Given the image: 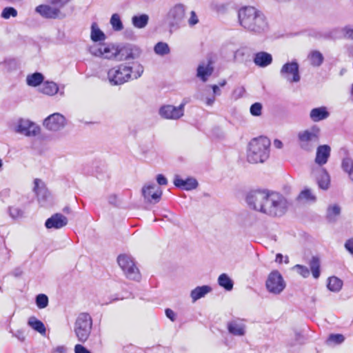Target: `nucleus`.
Here are the masks:
<instances>
[{
  "label": "nucleus",
  "instance_id": "nucleus-1",
  "mask_svg": "<svg viewBox=\"0 0 353 353\" xmlns=\"http://www.w3.org/2000/svg\"><path fill=\"white\" fill-rule=\"evenodd\" d=\"M246 202L251 210L271 217L283 216L288 212L290 203L280 193L253 190L246 196Z\"/></svg>",
  "mask_w": 353,
  "mask_h": 353
},
{
  "label": "nucleus",
  "instance_id": "nucleus-2",
  "mask_svg": "<svg viewBox=\"0 0 353 353\" xmlns=\"http://www.w3.org/2000/svg\"><path fill=\"white\" fill-rule=\"evenodd\" d=\"M238 21L245 30L256 34H261L268 28L263 13L253 6L241 8L238 10Z\"/></svg>",
  "mask_w": 353,
  "mask_h": 353
},
{
  "label": "nucleus",
  "instance_id": "nucleus-3",
  "mask_svg": "<svg viewBox=\"0 0 353 353\" xmlns=\"http://www.w3.org/2000/svg\"><path fill=\"white\" fill-rule=\"evenodd\" d=\"M143 70V66L139 63H134L132 66L122 63L108 71V80L111 85H120L137 79L142 75Z\"/></svg>",
  "mask_w": 353,
  "mask_h": 353
},
{
  "label": "nucleus",
  "instance_id": "nucleus-4",
  "mask_svg": "<svg viewBox=\"0 0 353 353\" xmlns=\"http://www.w3.org/2000/svg\"><path fill=\"white\" fill-rule=\"evenodd\" d=\"M270 141L265 137L254 138L248 146L247 160L250 163H263L269 157Z\"/></svg>",
  "mask_w": 353,
  "mask_h": 353
},
{
  "label": "nucleus",
  "instance_id": "nucleus-5",
  "mask_svg": "<svg viewBox=\"0 0 353 353\" xmlns=\"http://www.w3.org/2000/svg\"><path fill=\"white\" fill-rule=\"evenodd\" d=\"M320 132V128L316 125L300 131L297 134V141L301 150L307 152H312L319 142Z\"/></svg>",
  "mask_w": 353,
  "mask_h": 353
},
{
  "label": "nucleus",
  "instance_id": "nucleus-6",
  "mask_svg": "<svg viewBox=\"0 0 353 353\" xmlns=\"http://www.w3.org/2000/svg\"><path fill=\"white\" fill-rule=\"evenodd\" d=\"M92 328V319L88 313H81L76 319L74 331L78 341L85 343L89 338Z\"/></svg>",
  "mask_w": 353,
  "mask_h": 353
},
{
  "label": "nucleus",
  "instance_id": "nucleus-7",
  "mask_svg": "<svg viewBox=\"0 0 353 353\" xmlns=\"http://www.w3.org/2000/svg\"><path fill=\"white\" fill-rule=\"evenodd\" d=\"M186 10V6L181 3L170 7L166 14V20L171 28L178 29L184 25Z\"/></svg>",
  "mask_w": 353,
  "mask_h": 353
},
{
  "label": "nucleus",
  "instance_id": "nucleus-8",
  "mask_svg": "<svg viewBox=\"0 0 353 353\" xmlns=\"http://www.w3.org/2000/svg\"><path fill=\"white\" fill-rule=\"evenodd\" d=\"M117 263L128 279L136 281H140L141 278V273L130 256L125 254H119L117 256Z\"/></svg>",
  "mask_w": 353,
  "mask_h": 353
},
{
  "label": "nucleus",
  "instance_id": "nucleus-9",
  "mask_svg": "<svg viewBox=\"0 0 353 353\" xmlns=\"http://www.w3.org/2000/svg\"><path fill=\"white\" fill-rule=\"evenodd\" d=\"M90 54L97 57L106 59H115L119 55V49L111 43H93L89 47Z\"/></svg>",
  "mask_w": 353,
  "mask_h": 353
},
{
  "label": "nucleus",
  "instance_id": "nucleus-10",
  "mask_svg": "<svg viewBox=\"0 0 353 353\" xmlns=\"http://www.w3.org/2000/svg\"><path fill=\"white\" fill-rule=\"evenodd\" d=\"M286 283L279 270H272L265 281L267 290L273 294H280L285 288Z\"/></svg>",
  "mask_w": 353,
  "mask_h": 353
},
{
  "label": "nucleus",
  "instance_id": "nucleus-11",
  "mask_svg": "<svg viewBox=\"0 0 353 353\" xmlns=\"http://www.w3.org/2000/svg\"><path fill=\"white\" fill-rule=\"evenodd\" d=\"M14 131L26 137H32L38 136L40 134V127L34 122L26 119H19L15 125Z\"/></svg>",
  "mask_w": 353,
  "mask_h": 353
},
{
  "label": "nucleus",
  "instance_id": "nucleus-12",
  "mask_svg": "<svg viewBox=\"0 0 353 353\" xmlns=\"http://www.w3.org/2000/svg\"><path fill=\"white\" fill-rule=\"evenodd\" d=\"M66 125V118L59 112L51 114L43 121V125L44 128L53 132H57L62 130L65 128Z\"/></svg>",
  "mask_w": 353,
  "mask_h": 353
},
{
  "label": "nucleus",
  "instance_id": "nucleus-13",
  "mask_svg": "<svg viewBox=\"0 0 353 353\" xmlns=\"http://www.w3.org/2000/svg\"><path fill=\"white\" fill-rule=\"evenodd\" d=\"M281 77L286 81L298 83L301 80L299 74V65L295 61L285 63L280 70Z\"/></svg>",
  "mask_w": 353,
  "mask_h": 353
},
{
  "label": "nucleus",
  "instance_id": "nucleus-14",
  "mask_svg": "<svg viewBox=\"0 0 353 353\" xmlns=\"http://www.w3.org/2000/svg\"><path fill=\"white\" fill-rule=\"evenodd\" d=\"M145 201L150 203L159 202L163 194L162 189L154 183H146L141 189Z\"/></svg>",
  "mask_w": 353,
  "mask_h": 353
},
{
  "label": "nucleus",
  "instance_id": "nucleus-15",
  "mask_svg": "<svg viewBox=\"0 0 353 353\" xmlns=\"http://www.w3.org/2000/svg\"><path fill=\"white\" fill-rule=\"evenodd\" d=\"M185 103L179 106L165 105L159 110V114L161 118L169 120H178L184 115Z\"/></svg>",
  "mask_w": 353,
  "mask_h": 353
},
{
  "label": "nucleus",
  "instance_id": "nucleus-16",
  "mask_svg": "<svg viewBox=\"0 0 353 353\" xmlns=\"http://www.w3.org/2000/svg\"><path fill=\"white\" fill-rule=\"evenodd\" d=\"M61 8L57 5L41 4L36 7L35 11L46 19H62L65 14L61 12Z\"/></svg>",
  "mask_w": 353,
  "mask_h": 353
},
{
  "label": "nucleus",
  "instance_id": "nucleus-17",
  "mask_svg": "<svg viewBox=\"0 0 353 353\" xmlns=\"http://www.w3.org/2000/svg\"><path fill=\"white\" fill-rule=\"evenodd\" d=\"M119 54L121 59L129 61L131 59H137L141 55V49L136 46H127L119 49Z\"/></svg>",
  "mask_w": 353,
  "mask_h": 353
},
{
  "label": "nucleus",
  "instance_id": "nucleus-18",
  "mask_svg": "<svg viewBox=\"0 0 353 353\" xmlns=\"http://www.w3.org/2000/svg\"><path fill=\"white\" fill-rule=\"evenodd\" d=\"M68 223V219L61 214H55L46 221L45 225L48 229H60Z\"/></svg>",
  "mask_w": 353,
  "mask_h": 353
},
{
  "label": "nucleus",
  "instance_id": "nucleus-19",
  "mask_svg": "<svg viewBox=\"0 0 353 353\" xmlns=\"http://www.w3.org/2000/svg\"><path fill=\"white\" fill-rule=\"evenodd\" d=\"M214 68L211 62H202L196 69V77L203 82H206L209 77L212 74Z\"/></svg>",
  "mask_w": 353,
  "mask_h": 353
},
{
  "label": "nucleus",
  "instance_id": "nucleus-20",
  "mask_svg": "<svg viewBox=\"0 0 353 353\" xmlns=\"http://www.w3.org/2000/svg\"><path fill=\"white\" fill-rule=\"evenodd\" d=\"M272 54L267 52L261 51L254 54L253 62L258 67L266 68L272 64Z\"/></svg>",
  "mask_w": 353,
  "mask_h": 353
},
{
  "label": "nucleus",
  "instance_id": "nucleus-21",
  "mask_svg": "<svg viewBox=\"0 0 353 353\" xmlns=\"http://www.w3.org/2000/svg\"><path fill=\"white\" fill-rule=\"evenodd\" d=\"M174 184L179 188H181L185 190H192L197 188L198 182L194 178H188L183 179L179 176H175Z\"/></svg>",
  "mask_w": 353,
  "mask_h": 353
},
{
  "label": "nucleus",
  "instance_id": "nucleus-22",
  "mask_svg": "<svg viewBox=\"0 0 353 353\" xmlns=\"http://www.w3.org/2000/svg\"><path fill=\"white\" fill-rule=\"evenodd\" d=\"M330 147L327 145H320L317 148L315 162L319 165L325 164L330 155Z\"/></svg>",
  "mask_w": 353,
  "mask_h": 353
},
{
  "label": "nucleus",
  "instance_id": "nucleus-23",
  "mask_svg": "<svg viewBox=\"0 0 353 353\" xmlns=\"http://www.w3.org/2000/svg\"><path fill=\"white\" fill-rule=\"evenodd\" d=\"M58 85L54 81H46L43 82L39 88V91L47 96L52 97L59 92Z\"/></svg>",
  "mask_w": 353,
  "mask_h": 353
},
{
  "label": "nucleus",
  "instance_id": "nucleus-24",
  "mask_svg": "<svg viewBox=\"0 0 353 353\" xmlns=\"http://www.w3.org/2000/svg\"><path fill=\"white\" fill-rule=\"evenodd\" d=\"M227 329L230 334L234 336H243L245 334V325L239 323L236 320H232L227 323Z\"/></svg>",
  "mask_w": 353,
  "mask_h": 353
},
{
  "label": "nucleus",
  "instance_id": "nucleus-25",
  "mask_svg": "<svg viewBox=\"0 0 353 353\" xmlns=\"http://www.w3.org/2000/svg\"><path fill=\"white\" fill-rule=\"evenodd\" d=\"M212 290L210 285H204L201 286H197L193 289L190 292V297L193 302L204 297L207 294Z\"/></svg>",
  "mask_w": 353,
  "mask_h": 353
},
{
  "label": "nucleus",
  "instance_id": "nucleus-26",
  "mask_svg": "<svg viewBox=\"0 0 353 353\" xmlns=\"http://www.w3.org/2000/svg\"><path fill=\"white\" fill-rule=\"evenodd\" d=\"M329 116V112L327 111L325 107H319L312 109L310 113V119L314 121L318 122L321 120L325 119Z\"/></svg>",
  "mask_w": 353,
  "mask_h": 353
},
{
  "label": "nucleus",
  "instance_id": "nucleus-27",
  "mask_svg": "<svg viewBox=\"0 0 353 353\" xmlns=\"http://www.w3.org/2000/svg\"><path fill=\"white\" fill-rule=\"evenodd\" d=\"M28 325L34 331L39 332L43 336L46 335V328L44 323L37 319L35 316H30L28 320Z\"/></svg>",
  "mask_w": 353,
  "mask_h": 353
},
{
  "label": "nucleus",
  "instance_id": "nucleus-28",
  "mask_svg": "<svg viewBox=\"0 0 353 353\" xmlns=\"http://www.w3.org/2000/svg\"><path fill=\"white\" fill-rule=\"evenodd\" d=\"M343 281L337 276H332L327 279V288L333 292H339L343 287Z\"/></svg>",
  "mask_w": 353,
  "mask_h": 353
},
{
  "label": "nucleus",
  "instance_id": "nucleus-29",
  "mask_svg": "<svg viewBox=\"0 0 353 353\" xmlns=\"http://www.w3.org/2000/svg\"><path fill=\"white\" fill-rule=\"evenodd\" d=\"M309 266L312 276L315 279H319L321 275V263L319 258L316 256H313L309 262Z\"/></svg>",
  "mask_w": 353,
  "mask_h": 353
},
{
  "label": "nucleus",
  "instance_id": "nucleus-30",
  "mask_svg": "<svg viewBox=\"0 0 353 353\" xmlns=\"http://www.w3.org/2000/svg\"><path fill=\"white\" fill-rule=\"evenodd\" d=\"M218 284L226 291H231L233 289L234 281L227 274L223 273L218 278Z\"/></svg>",
  "mask_w": 353,
  "mask_h": 353
},
{
  "label": "nucleus",
  "instance_id": "nucleus-31",
  "mask_svg": "<svg viewBox=\"0 0 353 353\" xmlns=\"http://www.w3.org/2000/svg\"><path fill=\"white\" fill-rule=\"evenodd\" d=\"M319 176L317 177V182L320 188L327 190L330 185V176L327 172L323 168L318 170Z\"/></svg>",
  "mask_w": 353,
  "mask_h": 353
},
{
  "label": "nucleus",
  "instance_id": "nucleus-32",
  "mask_svg": "<svg viewBox=\"0 0 353 353\" xmlns=\"http://www.w3.org/2000/svg\"><path fill=\"white\" fill-rule=\"evenodd\" d=\"M43 79L44 77L41 73L34 72L27 76L26 83L29 86L37 87L43 83Z\"/></svg>",
  "mask_w": 353,
  "mask_h": 353
},
{
  "label": "nucleus",
  "instance_id": "nucleus-33",
  "mask_svg": "<svg viewBox=\"0 0 353 353\" xmlns=\"http://www.w3.org/2000/svg\"><path fill=\"white\" fill-rule=\"evenodd\" d=\"M149 17L148 14H143L141 15H136L132 17V25L137 28H144L148 23Z\"/></svg>",
  "mask_w": 353,
  "mask_h": 353
},
{
  "label": "nucleus",
  "instance_id": "nucleus-34",
  "mask_svg": "<svg viewBox=\"0 0 353 353\" xmlns=\"http://www.w3.org/2000/svg\"><path fill=\"white\" fill-rule=\"evenodd\" d=\"M90 38L94 42H97L104 41L106 37L96 23H92L91 26Z\"/></svg>",
  "mask_w": 353,
  "mask_h": 353
},
{
  "label": "nucleus",
  "instance_id": "nucleus-35",
  "mask_svg": "<svg viewBox=\"0 0 353 353\" xmlns=\"http://www.w3.org/2000/svg\"><path fill=\"white\" fill-rule=\"evenodd\" d=\"M308 59L313 66H320L323 61V54L317 50L312 51L308 55Z\"/></svg>",
  "mask_w": 353,
  "mask_h": 353
},
{
  "label": "nucleus",
  "instance_id": "nucleus-36",
  "mask_svg": "<svg viewBox=\"0 0 353 353\" xmlns=\"http://www.w3.org/2000/svg\"><path fill=\"white\" fill-rule=\"evenodd\" d=\"M154 52L159 56H165L170 52V48L168 44L165 42H158L154 47Z\"/></svg>",
  "mask_w": 353,
  "mask_h": 353
},
{
  "label": "nucleus",
  "instance_id": "nucleus-37",
  "mask_svg": "<svg viewBox=\"0 0 353 353\" xmlns=\"http://www.w3.org/2000/svg\"><path fill=\"white\" fill-rule=\"evenodd\" d=\"M341 167L343 170L348 174L350 179L353 181V160L350 158L344 159Z\"/></svg>",
  "mask_w": 353,
  "mask_h": 353
},
{
  "label": "nucleus",
  "instance_id": "nucleus-38",
  "mask_svg": "<svg viewBox=\"0 0 353 353\" xmlns=\"http://www.w3.org/2000/svg\"><path fill=\"white\" fill-rule=\"evenodd\" d=\"M110 23L113 30L115 31H121L123 29V23L121 20L120 16L117 13L112 15Z\"/></svg>",
  "mask_w": 353,
  "mask_h": 353
},
{
  "label": "nucleus",
  "instance_id": "nucleus-39",
  "mask_svg": "<svg viewBox=\"0 0 353 353\" xmlns=\"http://www.w3.org/2000/svg\"><path fill=\"white\" fill-rule=\"evenodd\" d=\"M48 297L45 294H39L36 296L35 303L38 308L43 309L48 305Z\"/></svg>",
  "mask_w": 353,
  "mask_h": 353
},
{
  "label": "nucleus",
  "instance_id": "nucleus-40",
  "mask_svg": "<svg viewBox=\"0 0 353 353\" xmlns=\"http://www.w3.org/2000/svg\"><path fill=\"white\" fill-rule=\"evenodd\" d=\"M210 86L212 89L213 96L205 98V104L208 106H212L215 101L216 96H220L221 94V91L219 88V86L217 85H212Z\"/></svg>",
  "mask_w": 353,
  "mask_h": 353
},
{
  "label": "nucleus",
  "instance_id": "nucleus-41",
  "mask_svg": "<svg viewBox=\"0 0 353 353\" xmlns=\"http://www.w3.org/2000/svg\"><path fill=\"white\" fill-rule=\"evenodd\" d=\"M345 341V336L341 334H330L326 341L328 345L341 344Z\"/></svg>",
  "mask_w": 353,
  "mask_h": 353
},
{
  "label": "nucleus",
  "instance_id": "nucleus-42",
  "mask_svg": "<svg viewBox=\"0 0 353 353\" xmlns=\"http://www.w3.org/2000/svg\"><path fill=\"white\" fill-rule=\"evenodd\" d=\"M341 213V207L338 204H332L328 206L327 214L329 219H334Z\"/></svg>",
  "mask_w": 353,
  "mask_h": 353
},
{
  "label": "nucleus",
  "instance_id": "nucleus-43",
  "mask_svg": "<svg viewBox=\"0 0 353 353\" xmlns=\"http://www.w3.org/2000/svg\"><path fill=\"white\" fill-rule=\"evenodd\" d=\"M299 200L308 202V201H314L316 199L315 196L312 193L311 190L309 189H305L302 190L298 197Z\"/></svg>",
  "mask_w": 353,
  "mask_h": 353
},
{
  "label": "nucleus",
  "instance_id": "nucleus-44",
  "mask_svg": "<svg viewBox=\"0 0 353 353\" xmlns=\"http://www.w3.org/2000/svg\"><path fill=\"white\" fill-rule=\"evenodd\" d=\"M247 54L248 50L245 48H240L234 52V59L235 61L241 62L244 60Z\"/></svg>",
  "mask_w": 353,
  "mask_h": 353
},
{
  "label": "nucleus",
  "instance_id": "nucleus-45",
  "mask_svg": "<svg viewBox=\"0 0 353 353\" xmlns=\"http://www.w3.org/2000/svg\"><path fill=\"white\" fill-rule=\"evenodd\" d=\"M17 16V11L12 7L5 8L1 12V17L6 19L10 17H16Z\"/></svg>",
  "mask_w": 353,
  "mask_h": 353
},
{
  "label": "nucleus",
  "instance_id": "nucleus-46",
  "mask_svg": "<svg viewBox=\"0 0 353 353\" xmlns=\"http://www.w3.org/2000/svg\"><path fill=\"white\" fill-rule=\"evenodd\" d=\"M293 269L303 278H307L310 276V270L305 265L297 264L294 266Z\"/></svg>",
  "mask_w": 353,
  "mask_h": 353
},
{
  "label": "nucleus",
  "instance_id": "nucleus-47",
  "mask_svg": "<svg viewBox=\"0 0 353 353\" xmlns=\"http://www.w3.org/2000/svg\"><path fill=\"white\" fill-rule=\"evenodd\" d=\"M190 17L188 19V24L190 27H193L199 23V19L196 12L194 10L190 11Z\"/></svg>",
  "mask_w": 353,
  "mask_h": 353
},
{
  "label": "nucleus",
  "instance_id": "nucleus-48",
  "mask_svg": "<svg viewBox=\"0 0 353 353\" xmlns=\"http://www.w3.org/2000/svg\"><path fill=\"white\" fill-rule=\"evenodd\" d=\"M252 115L259 117L261 114L262 105L260 103H254L252 104L250 109Z\"/></svg>",
  "mask_w": 353,
  "mask_h": 353
},
{
  "label": "nucleus",
  "instance_id": "nucleus-49",
  "mask_svg": "<svg viewBox=\"0 0 353 353\" xmlns=\"http://www.w3.org/2000/svg\"><path fill=\"white\" fill-rule=\"evenodd\" d=\"M46 188V185L42 180L39 179H34L33 191L35 194L39 193L41 190L45 189Z\"/></svg>",
  "mask_w": 353,
  "mask_h": 353
},
{
  "label": "nucleus",
  "instance_id": "nucleus-50",
  "mask_svg": "<svg viewBox=\"0 0 353 353\" xmlns=\"http://www.w3.org/2000/svg\"><path fill=\"white\" fill-rule=\"evenodd\" d=\"M39 202L42 203L47 200L50 193L47 188L41 190L39 193H36Z\"/></svg>",
  "mask_w": 353,
  "mask_h": 353
},
{
  "label": "nucleus",
  "instance_id": "nucleus-51",
  "mask_svg": "<svg viewBox=\"0 0 353 353\" xmlns=\"http://www.w3.org/2000/svg\"><path fill=\"white\" fill-rule=\"evenodd\" d=\"M10 214L12 218L17 219L23 216V212L19 208L12 207L10 208Z\"/></svg>",
  "mask_w": 353,
  "mask_h": 353
},
{
  "label": "nucleus",
  "instance_id": "nucleus-52",
  "mask_svg": "<svg viewBox=\"0 0 353 353\" xmlns=\"http://www.w3.org/2000/svg\"><path fill=\"white\" fill-rule=\"evenodd\" d=\"M343 33L345 37L353 40V26H347L343 28Z\"/></svg>",
  "mask_w": 353,
  "mask_h": 353
},
{
  "label": "nucleus",
  "instance_id": "nucleus-53",
  "mask_svg": "<svg viewBox=\"0 0 353 353\" xmlns=\"http://www.w3.org/2000/svg\"><path fill=\"white\" fill-rule=\"evenodd\" d=\"M11 332L12 333V336L16 337L20 342L23 343L26 341V336L23 330H18L15 332Z\"/></svg>",
  "mask_w": 353,
  "mask_h": 353
},
{
  "label": "nucleus",
  "instance_id": "nucleus-54",
  "mask_svg": "<svg viewBox=\"0 0 353 353\" xmlns=\"http://www.w3.org/2000/svg\"><path fill=\"white\" fill-rule=\"evenodd\" d=\"M74 353H92L89 350L81 344H77L74 346Z\"/></svg>",
  "mask_w": 353,
  "mask_h": 353
},
{
  "label": "nucleus",
  "instance_id": "nucleus-55",
  "mask_svg": "<svg viewBox=\"0 0 353 353\" xmlns=\"http://www.w3.org/2000/svg\"><path fill=\"white\" fill-rule=\"evenodd\" d=\"M165 314L168 319H169L171 321L174 322L176 320V314L175 312L171 310L170 308H166L165 310Z\"/></svg>",
  "mask_w": 353,
  "mask_h": 353
},
{
  "label": "nucleus",
  "instance_id": "nucleus-56",
  "mask_svg": "<svg viewBox=\"0 0 353 353\" xmlns=\"http://www.w3.org/2000/svg\"><path fill=\"white\" fill-rule=\"evenodd\" d=\"M23 274V269L21 267H16L12 270L10 274L15 278L21 277Z\"/></svg>",
  "mask_w": 353,
  "mask_h": 353
},
{
  "label": "nucleus",
  "instance_id": "nucleus-57",
  "mask_svg": "<svg viewBox=\"0 0 353 353\" xmlns=\"http://www.w3.org/2000/svg\"><path fill=\"white\" fill-rule=\"evenodd\" d=\"M157 181L158 183L157 185L159 187L160 185H165L168 183L167 179L161 174H159L157 176Z\"/></svg>",
  "mask_w": 353,
  "mask_h": 353
},
{
  "label": "nucleus",
  "instance_id": "nucleus-58",
  "mask_svg": "<svg viewBox=\"0 0 353 353\" xmlns=\"http://www.w3.org/2000/svg\"><path fill=\"white\" fill-rule=\"evenodd\" d=\"M50 4L57 5L59 7H63L70 0H48Z\"/></svg>",
  "mask_w": 353,
  "mask_h": 353
},
{
  "label": "nucleus",
  "instance_id": "nucleus-59",
  "mask_svg": "<svg viewBox=\"0 0 353 353\" xmlns=\"http://www.w3.org/2000/svg\"><path fill=\"white\" fill-rule=\"evenodd\" d=\"M228 10V5L219 3L216 5V10L219 13H223Z\"/></svg>",
  "mask_w": 353,
  "mask_h": 353
},
{
  "label": "nucleus",
  "instance_id": "nucleus-60",
  "mask_svg": "<svg viewBox=\"0 0 353 353\" xmlns=\"http://www.w3.org/2000/svg\"><path fill=\"white\" fill-rule=\"evenodd\" d=\"M305 337L300 332H296L295 333V341L299 344H303L305 343Z\"/></svg>",
  "mask_w": 353,
  "mask_h": 353
},
{
  "label": "nucleus",
  "instance_id": "nucleus-61",
  "mask_svg": "<svg viewBox=\"0 0 353 353\" xmlns=\"http://www.w3.org/2000/svg\"><path fill=\"white\" fill-rule=\"evenodd\" d=\"M52 353H66V348L63 345H59L54 348Z\"/></svg>",
  "mask_w": 353,
  "mask_h": 353
},
{
  "label": "nucleus",
  "instance_id": "nucleus-62",
  "mask_svg": "<svg viewBox=\"0 0 353 353\" xmlns=\"http://www.w3.org/2000/svg\"><path fill=\"white\" fill-rule=\"evenodd\" d=\"M345 249L353 255V244H344Z\"/></svg>",
  "mask_w": 353,
  "mask_h": 353
},
{
  "label": "nucleus",
  "instance_id": "nucleus-63",
  "mask_svg": "<svg viewBox=\"0 0 353 353\" xmlns=\"http://www.w3.org/2000/svg\"><path fill=\"white\" fill-rule=\"evenodd\" d=\"M274 145L276 148H281L283 147V143L281 141L279 140H274Z\"/></svg>",
  "mask_w": 353,
  "mask_h": 353
},
{
  "label": "nucleus",
  "instance_id": "nucleus-64",
  "mask_svg": "<svg viewBox=\"0 0 353 353\" xmlns=\"http://www.w3.org/2000/svg\"><path fill=\"white\" fill-rule=\"evenodd\" d=\"M283 256L281 254L278 253L276 255V261L279 263H281L283 262Z\"/></svg>",
  "mask_w": 353,
  "mask_h": 353
}]
</instances>
